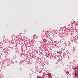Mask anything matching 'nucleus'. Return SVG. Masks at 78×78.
Instances as JSON below:
<instances>
[{"mask_svg":"<svg viewBox=\"0 0 78 78\" xmlns=\"http://www.w3.org/2000/svg\"><path fill=\"white\" fill-rule=\"evenodd\" d=\"M75 76H77V74H76V73H75Z\"/></svg>","mask_w":78,"mask_h":78,"instance_id":"obj_1","label":"nucleus"},{"mask_svg":"<svg viewBox=\"0 0 78 78\" xmlns=\"http://www.w3.org/2000/svg\"><path fill=\"white\" fill-rule=\"evenodd\" d=\"M57 53H59V52H57Z\"/></svg>","mask_w":78,"mask_h":78,"instance_id":"obj_2","label":"nucleus"},{"mask_svg":"<svg viewBox=\"0 0 78 78\" xmlns=\"http://www.w3.org/2000/svg\"><path fill=\"white\" fill-rule=\"evenodd\" d=\"M68 73H69V72H67Z\"/></svg>","mask_w":78,"mask_h":78,"instance_id":"obj_3","label":"nucleus"}]
</instances>
